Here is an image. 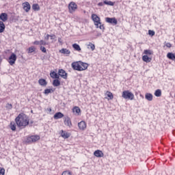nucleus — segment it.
I'll list each match as a JSON object with an SVG mask.
<instances>
[{
	"label": "nucleus",
	"mask_w": 175,
	"mask_h": 175,
	"mask_svg": "<svg viewBox=\"0 0 175 175\" xmlns=\"http://www.w3.org/2000/svg\"><path fill=\"white\" fill-rule=\"evenodd\" d=\"M15 122L18 128L24 129L29 125V117L24 113H21L16 118Z\"/></svg>",
	"instance_id": "1"
},
{
	"label": "nucleus",
	"mask_w": 175,
	"mask_h": 175,
	"mask_svg": "<svg viewBox=\"0 0 175 175\" xmlns=\"http://www.w3.org/2000/svg\"><path fill=\"white\" fill-rule=\"evenodd\" d=\"M71 66L74 70H78L79 72H83V70H87L90 64L81 61L74 62L72 63Z\"/></svg>",
	"instance_id": "2"
},
{
	"label": "nucleus",
	"mask_w": 175,
	"mask_h": 175,
	"mask_svg": "<svg viewBox=\"0 0 175 175\" xmlns=\"http://www.w3.org/2000/svg\"><path fill=\"white\" fill-rule=\"evenodd\" d=\"M92 20L94 21V25L96 28H100V29H105V26L100 23V18L98 15L93 14H92Z\"/></svg>",
	"instance_id": "3"
},
{
	"label": "nucleus",
	"mask_w": 175,
	"mask_h": 175,
	"mask_svg": "<svg viewBox=\"0 0 175 175\" xmlns=\"http://www.w3.org/2000/svg\"><path fill=\"white\" fill-rule=\"evenodd\" d=\"M122 96L124 98V99H129V100H133V99H135V94H133V93L131 92H129V90L124 91Z\"/></svg>",
	"instance_id": "4"
},
{
	"label": "nucleus",
	"mask_w": 175,
	"mask_h": 175,
	"mask_svg": "<svg viewBox=\"0 0 175 175\" xmlns=\"http://www.w3.org/2000/svg\"><path fill=\"white\" fill-rule=\"evenodd\" d=\"M77 10V4L75 3V1H71L68 4V12L69 13H75V12Z\"/></svg>",
	"instance_id": "5"
},
{
	"label": "nucleus",
	"mask_w": 175,
	"mask_h": 175,
	"mask_svg": "<svg viewBox=\"0 0 175 175\" xmlns=\"http://www.w3.org/2000/svg\"><path fill=\"white\" fill-rule=\"evenodd\" d=\"M16 61H17V55L15 53H12L8 58V64H10L11 66H13L14 64H16Z\"/></svg>",
	"instance_id": "6"
},
{
	"label": "nucleus",
	"mask_w": 175,
	"mask_h": 175,
	"mask_svg": "<svg viewBox=\"0 0 175 175\" xmlns=\"http://www.w3.org/2000/svg\"><path fill=\"white\" fill-rule=\"evenodd\" d=\"M40 139L39 135H31L27 137V143H35V142H38Z\"/></svg>",
	"instance_id": "7"
},
{
	"label": "nucleus",
	"mask_w": 175,
	"mask_h": 175,
	"mask_svg": "<svg viewBox=\"0 0 175 175\" xmlns=\"http://www.w3.org/2000/svg\"><path fill=\"white\" fill-rule=\"evenodd\" d=\"M78 127L80 131H85L87 129V122L85 121H81L78 123Z\"/></svg>",
	"instance_id": "8"
},
{
	"label": "nucleus",
	"mask_w": 175,
	"mask_h": 175,
	"mask_svg": "<svg viewBox=\"0 0 175 175\" xmlns=\"http://www.w3.org/2000/svg\"><path fill=\"white\" fill-rule=\"evenodd\" d=\"M58 75H59V77L60 76V77H62V79H64L65 80L68 79V73H66V72L63 69L59 70Z\"/></svg>",
	"instance_id": "9"
},
{
	"label": "nucleus",
	"mask_w": 175,
	"mask_h": 175,
	"mask_svg": "<svg viewBox=\"0 0 175 175\" xmlns=\"http://www.w3.org/2000/svg\"><path fill=\"white\" fill-rule=\"evenodd\" d=\"M60 135L62 136V137H63V139H68V137H70V133L62 130L60 131Z\"/></svg>",
	"instance_id": "10"
},
{
	"label": "nucleus",
	"mask_w": 175,
	"mask_h": 175,
	"mask_svg": "<svg viewBox=\"0 0 175 175\" xmlns=\"http://www.w3.org/2000/svg\"><path fill=\"white\" fill-rule=\"evenodd\" d=\"M94 155L97 158H103V157L105 156V154H103V152H102V150H97L94 151Z\"/></svg>",
	"instance_id": "11"
},
{
	"label": "nucleus",
	"mask_w": 175,
	"mask_h": 175,
	"mask_svg": "<svg viewBox=\"0 0 175 175\" xmlns=\"http://www.w3.org/2000/svg\"><path fill=\"white\" fill-rule=\"evenodd\" d=\"M64 125L70 128L72 126V121H70V118L67 116L64 118Z\"/></svg>",
	"instance_id": "12"
},
{
	"label": "nucleus",
	"mask_w": 175,
	"mask_h": 175,
	"mask_svg": "<svg viewBox=\"0 0 175 175\" xmlns=\"http://www.w3.org/2000/svg\"><path fill=\"white\" fill-rule=\"evenodd\" d=\"M23 9L27 12H29L31 10V5L28 2H25L23 3Z\"/></svg>",
	"instance_id": "13"
},
{
	"label": "nucleus",
	"mask_w": 175,
	"mask_h": 175,
	"mask_svg": "<svg viewBox=\"0 0 175 175\" xmlns=\"http://www.w3.org/2000/svg\"><path fill=\"white\" fill-rule=\"evenodd\" d=\"M72 112L75 116H80L81 114V110L80 109V107H75L72 108Z\"/></svg>",
	"instance_id": "14"
},
{
	"label": "nucleus",
	"mask_w": 175,
	"mask_h": 175,
	"mask_svg": "<svg viewBox=\"0 0 175 175\" xmlns=\"http://www.w3.org/2000/svg\"><path fill=\"white\" fill-rule=\"evenodd\" d=\"M105 20L107 23H109L110 24H115V25H117V19H116V18H106Z\"/></svg>",
	"instance_id": "15"
},
{
	"label": "nucleus",
	"mask_w": 175,
	"mask_h": 175,
	"mask_svg": "<svg viewBox=\"0 0 175 175\" xmlns=\"http://www.w3.org/2000/svg\"><path fill=\"white\" fill-rule=\"evenodd\" d=\"M38 83L40 84V85H41L42 87H46V85H47V81H46V79H40L38 80Z\"/></svg>",
	"instance_id": "16"
},
{
	"label": "nucleus",
	"mask_w": 175,
	"mask_h": 175,
	"mask_svg": "<svg viewBox=\"0 0 175 175\" xmlns=\"http://www.w3.org/2000/svg\"><path fill=\"white\" fill-rule=\"evenodd\" d=\"M0 20H1V21H8V14L6 13H1L0 15Z\"/></svg>",
	"instance_id": "17"
},
{
	"label": "nucleus",
	"mask_w": 175,
	"mask_h": 175,
	"mask_svg": "<svg viewBox=\"0 0 175 175\" xmlns=\"http://www.w3.org/2000/svg\"><path fill=\"white\" fill-rule=\"evenodd\" d=\"M142 60L144 61V62L148 63L152 60V58L150 57L148 55H145L142 57Z\"/></svg>",
	"instance_id": "18"
},
{
	"label": "nucleus",
	"mask_w": 175,
	"mask_h": 175,
	"mask_svg": "<svg viewBox=\"0 0 175 175\" xmlns=\"http://www.w3.org/2000/svg\"><path fill=\"white\" fill-rule=\"evenodd\" d=\"M105 95L108 97V100H111L114 98V96L113 95V93H111L109 91H107L105 93Z\"/></svg>",
	"instance_id": "19"
},
{
	"label": "nucleus",
	"mask_w": 175,
	"mask_h": 175,
	"mask_svg": "<svg viewBox=\"0 0 175 175\" xmlns=\"http://www.w3.org/2000/svg\"><path fill=\"white\" fill-rule=\"evenodd\" d=\"M64 117V114L61 112H57L56 113L54 116H53V118L55 120H58L59 118H62Z\"/></svg>",
	"instance_id": "20"
},
{
	"label": "nucleus",
	"mask_w": 175,
	"mask_h": 175,
	"mask_svg": "<svg viewBox=\"0 0 175 175\" xmlns=\"http://www.w3.org/2000/svg\"><path fill=\"white\" fill-rule=\"evenodd\" d=\"M59 53H61V54H64L65 55H69V54H70V51L66 49H62L59 51Z\"/></svg>",
	"instance_id": "21"
},
{
	"label": "nucleus",
	"mask_w": 175,
	"mask_h": 175,
	"mask_svg": "<svg viewBox=\"0 0 175 175\" xmlns=\"http://www.w3.org/2000/svg\"><path fill=\"white\" fill-rule=\"evenodd\" d=\"M167 57L168 59H172V61H175V53H168L167 54Z\"/></svg>",
	"instance_id": "22"
},
{
	"label": "nucleus",
	"mask_w": 175,
	"mask_h": 175,
	"mask_svg": "<svg viewBox=\"0 0 175 175\" xmlns=\"http://www.w3.org/2000/svg\"><path fill=\"white\" fill-rule=\"evenodd\" d=\"M50 76L52 79H59V75L54 71L50 73Z\"/></svg>",
	"instance_id": "23"
},
{
	"label": "nucleus",
	"mask_w": 175,
	"mask_h": 175,
	"mask_svg": "<svg viewBox=\"0 0 175 175\" xmlns=\"http://www.w3.org/2000/svg\"><path fill=\"white\" fill-rule=\"evenodd\" d=\"M5 23L3 21H0V33H2L5 31Z\"/></svg>",
	"instance_id": "24"
},
{
	"label": "nucleus",
	"mask_w": 175,
	"mask_h": 175,
	"mask_svg": "<svg viewBox=\"0 0 175 175\" xmlns=\"http://www.w3.org/2000/svg\"><path fill=\"white\" fill-rule=\"evenodd\" d=\"M152 94H150V93H146L145 94V98L147 100H149L150 102H151V100H152Z\"/></svg>",
	"instance_id": "25"
},
{
	"label": "nucleus",
	"mask_w": 175,
	"mask_h": 175,
	"mask_svg": "<svg viewBox=\"0 0 175 175\" xmlns=\"http://www.w3.org/2000/svg\"><path fill=\"white\" fill-rule=\"evenodd\" d=\"M32 9L35 12H38V11L40 10V7L39 6V4L35 3V4H33Z\"/></svg>",
	"instance_id": "26"
},
{
	"label": "nucleus",
	"mask_w": 175,
	"mask_h": 175,
	"mask_svg": "<svg viewBox=\"0 0 175 175\" xmlns=\"http://www.w3.org/2000/svg\"><path fill=\"white\" fill-rule=\"evenodd\" d=\"M72 47L76 51H81V48L80 47V45L77 44H73Z\"/></svg>",
	"instance_id": "27"
},
{
	"label": "nucleus",
	"mask_w": 175,
	"mask_h": 175,
	"mask_svg": "<svg viewBox=\"0 0 175 175\" xmlns=\"http://www.w3.org/2000/svg\"><path fill=\"white\" fill-rule=\"evenodd\" d=\"M53 85L54 87H59V85H61V81H59L58 79H55L53 80Z\"/></svg>",
	"instance_id": "28"
},
{
	"label": "nucleus",
	"mask_w": 175,
	"mask_h": 175,
	"mask_svg": "<svg viewBox=\"0 0 175 175\" xmlns=\"http://www.w3.org/2000/svg\"><path fill=\"white\" fill-rule=\"evenodd\" d=\"M28 53L31 54L32 53H34V51H36V48L35 46H30L28 49H27Z\"/></svg>",
	"instance_id": "29"
},
{
	"label": "nucleus",
	"mask_w": 175,
	"mask_h": 175,
	"mask_svg": "<svg viewBox=\"0 0 175 175\" xmlns=\"http://www.w3.org/2000/svg\"><path fill=\"white\" fill-rule=\"evenodd\" d=\"M88 49L92 50V51H94L95 50V44L90 42L88 44Z\"/></svg>",
	"instance_id": "30"
},
{
	"label": "nucleus",
	"mask_w": 175,
	"mask_h": 175,
	"mask_svg": "<svg viewBox=\"0 0 175 175\" xmlns=\"http://www.w3.org/2000/svg\"><path fill=\"white\" fill-rule=\"evenodd\" d=\"M53 92H54V90L53 89H45L44 91V94L45 95H49V94H51Z\"/></svg>",
	"instance_id": "31"
},
{
	"label": "nucleus",
	"mask_w": 175,
	"mask_h": 175,
	"mask_svg": "<svg viewBox=\"0 0 175 175\" xmlns=\"http://www.w3.org/2000/svg\"><path fill=\"white\" fill-rule=\"evenodd\" d=\"M10 128L12 131H16V123L14 122H11Z\"/></svg>",
	"instance_id": "32"
},
{
	"label": "nucleus",
	"mask_w": 175,
	"mask_h": 175,
	"mask_svg": "<svg viewBox=\"0 0 175 175\" xmlns=\"http://www.w3.org/2000/svg\"><path fill=\"white\" fill-rule=\"evenodd\" d=\"M144 54H145V55H152V51L148 49V50H144Z\"/></svg>",
	"instance_id": "33"
},
{
	"label": "nucleus",
	"mask_w": 175,
	"mask_h": 175,
	"mask_svg": "<svg viewBox=\"0 0 175 175\" xmlns=\"http://www.w3.org/2000/svg\"><path fill=\"white\" fill-rule=\"evenodd\" d=\"M155 96L159 97L162 95V92L161 90H157L154 92Z\"/></svg>",
	"instance_id": "34"
},
{
	"label": "nucleus",
	"mask_w": 175,
	"mask_h": 175,
	"mask_svg": "<svg viewBox=\"0 0 175 175\" xmlns=\"http://www.w3.org/2000/svg\"><path fill=\"white\" fill-rule=\"evenodd\" d=\"M105 5H108L109 6H114V3L112 1H104Z\"/></svg>",
	"instance_id": "35"
},
{
	"label": "nucleus",
	"mask_w": 175,
	"mask_h": 175,
	"mask_svg": "<svg viewBox=\"0 0 175 175\" xmlns=\"http://www.w3.org/2000/svg\"><path fill=\"white\" fill-rule=\"evenodd\" d=\"M62 175H72V172L66 170L62 172Z\"/></svg>",
	"instance_id": "36"
},
{
	"label": "nucleus",
	"mask_w": 175,
	"mask_h": 175,
	"mask_svg": "<svg viewBox=\"0 0 175 175\" xmlns=\"http://www.w3.org/2000/svg\"><path fill=\"white\" fill-rule=\"evenodd\" d=\"M5 107L8 110H12L13 109V105L12 104L8 103Z\"/></svg>",
	"instance_id": "37"
},
{
	"label": "nucleus",
	"mask_w": 175,
	"mask_h": 175,
	"mask_svg": "<svg viewBox=\"0 0 175 175\" xmlns=\"http://www.w3.org/2000/svg\"><path fill=\"white\" fill-rule=\"evenodd\" d=\"M40 46H46V44H47V42H46V41L42 40L40 41Z\"/></svg>",
	"instance_id": "38"
},
{
	"label": "nucleus",
	"mask_w": 175,
	"mask_h": 175,
	"mask_svg": "<svg viewBox=\"0 0 175 175\" xmlns=\"http://www.w3.org/2000/svg\"><path fill=\"white\" fill-rule=\"evenodd\" d=\"M148 34L150 35V36H154V35H155V31H154L152 30H149Z\"/></svg>",
	"instance_id": "39"
},
{
	"label": "nucleus",
	"mask_w": 175,
	"mask_h": 175,
	"mask_svg": "<svg viewBox=\"0 0 175 175\" xmlns=\"http://www.w3.org/2000/svg\"><path fill=\"white\" fill-rule=\"evenodd\" d=\"M0 175H5L4 168L0 167Z\"/></svg>",
	"instance_id": "40"
},
{
	"label": "nucleus",
	"mask_w": 175,
	"mask_h": 175,
	"mask_svg": "<svg viewBox=\"0 0 175 175\" xmlns=\"http://www.w3.org/2000/svg\"><path fill=\"white\" fill-rule=\"evenodd\" d=\"M40 50L41 51H42V53H47V51L46 50V48L44 46H41Z\"/></svg>",
	"instance_id": "41"
},
{
	"label": "nucleus",
	"mask_w": 175,
	"mask_h": 175,
	"mask_svg": "<svg viewBox=\"0 0 175 175\" xmlns=\"http://www.w3.org/2000/svg\"><path fill=\"white\" fill-rule=\"evenodd\" d=\"M50 38H51V36L49 35V34H47V35L45 36L44 39H45V40H49V39Z\"/></svg>",
	"instance_id": "42"
},
{
	"label": "nucleus",
	"mask_w": 175,
	"mask_h": 175,
	"mask_svg": "<svg viewBox=\"0 0 175 175\" xmlns=\"http://www.w3.org/2000/svg\"><path fill=\"white\" fill-rule=\"evenodd\" d=\"M166 47H168V48H170L172 47V44L167 42L166 44H165Z\"/></svg>",
	"instance_id": "43"
},
{
	"label": "nucleus",
	"mask_w": 175,
	"mask_h": 175,
	"mask_svg": "<svg viewBox=\"0 0 175 175\" xmlns=\"http://www.w3.org/2000/svg\"><path fill=\"white\" fill-rule=\"evenodd\" d=\"M33 44H36V45L40 44V41H35V42L33 43Z\"/></svg>",
	"instance_id": "44"
},
{
	"label": "nucleus",
	"mask_w": 175,
	"mask_h": 175,
	"mask_svg": "<svg viewBox=\"0 0 175 175\" xmlns=\"http://www.w3.org/2000/svg\"><path fill=\"white\" fill-rule=\"evenodd\" d=\"M58 42L60 43V44H62V38H58Z\"/></svg>",
	"instance_id": "45"
},
{
	"label": "nucleus",
	"mask_w": 175,
	"mask_h": 175,
	"mask_svg": "<svg viewBox=\"0 0 175 175\" xmlns=\"http://www.w3.org/2000/svg\"><path fill=\"white\" fill-rule=\"evenodd\" d=\"M51 39H55V35H54V34L51 35Z\"/></svg>",
	"instance_id": "46"
},
{
	"label": "nucleus",
	"mask_w": 175,
	"mask_h": 175,
	"mask_svg": "<svg viewBox=\"0 0 175 175\" xmlns=\"http://www.w3.org/2000/svg\"><path fill=\"white\" fill-rule=\"evenodd\" d=\"M98 6H103V3H99Z\"/></svg>",
	"instance_id": "47"
},
{
	"label": "nucleus",
	"mask_w": 175,
	"mask_h": 175,
	"mask_svg": "<svg viewBox=\"0 0 175 175\" xmlns=\"http://www.w3.org/2000/svg\"><path fill=\"white\" fill-rule=\"evenodd\" d=\"M2 64V57L0 56V65Z\"/></svg>",
	"instance_id": "48"
},
{
	"label": "nucleus",
	"mask_w": 175,
	"mask_h": 175,
	"mask_svg": "<svg viewBox=\"0 0 175 175\" xmlns=\"http://www.w3.org/2000/svg\"><path fill=\"white\" fill-rule=\"evenodd\" d=\"M47 110L49 111V113H51V108H48Z\"/></svg>",
	"instance_id": "49"
}]
</instances>
